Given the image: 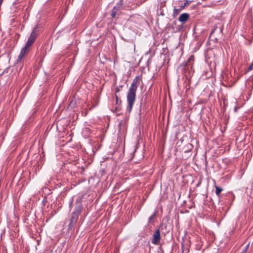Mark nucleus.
I'll return each instance as SVG.
<instances>
[{
    "instance_id": "nucleus-1",
    "label": "nucleus",
    "mask_w": 253,
    "mask_h": 253,
    "mask_svg": "<svg viewBox=\"0 0 253 253\" xmlns=\"http://www.w3.org/2000/svg\"><path fill=\"white\" fill-rule=\"evenodd\" d=\"M140 78L139 76L136 77L132 81L130 87L127 94V101L128 105L127 110L130 112L136 98V91L140 84Z\"/></svg>"
},
{
    "instance_id": "nucleus-2",
    "label": "nucleus",
    "mask_w": 253,
    "mask_h": 253,
    "mask_svg": "<svg viewBox=\"0 0 253 253\" xmlns=\"http://www.w3.org/2000/svg\"><path fill=\"white\" fill-rule=\"evenodd\" d=\"M82 211V205L81 203H80L75 206L74 211L72 214L70 220V222L68 225V230H72L74 228V227L78 221L79 216L81 214Z\"/></svg>"
},
{
    "instance_id": "nucleus-3",
    "label": "nucleus",
    "mask_w": 253,
    "mask_h": 253,
    "mask_svg": "<svg viewBox=\"0 0 253 253\" xmlns=\"http://www.w3.org/2000/svg\"><path fill=\"white\" fill-rule=\"evenodd\" d=\"M38 35V31L36 28H34L32 32L31 33L30 37L28 38V39L25 44V45L28 47H30V46L35 42L36 41Z\"/></svg>"
},
{
    "instance_id": "nucleus-4",
    "label": "nucleus",
    "mask_w": 253,
    "mask_h": 253,
    "mask_svg": "<svg viewBox=\"0 0 253 253\" xmlns=\"http://www.w3.org/2000/svg\"><path fill=\"white\" fill-rule=\"evenodd\" d=\"M124 5V0H120L116 5H115L111 11V16L112 18L116 17L118 14L119 11L121 9H123Z\"/></svg>"
},
{
    "instance_id": "nucleus-5",
    "label": "nucleus",
    "mask_w": 253,
    "mask_h": 253,
    "mask_svg": "<svg viewBox=\"0 0 253 253\" xmlns=\"http://www.w3.org/2000/svg\"><path fill=\"white\" fill-rule=\"evenodd\" d=\"M161 240L160 231L159 229H157L153 235L152 240V243L154 245H158Z\"/></svg>"
},
{
    "instance_id": "nucleus-6",
    "label": "nucleus",
    "mask_w": 253,
    "mask_h": 253,
    "mask_svg": "<svg viewBox=\"0 0 253 253\" xmlns=\"http://www.w3.org/2000/svg\"><path fill=\"white\" fill-rule=\"evenodd\" d=\"M194 60V55H191L189 58H188V61L184 63V64L183 65V72H184V73H186V71H187V70H188L189 68L190 67L191 68V70L192 69V64H191V62H193Z\"/></svg>"
},
{
    "instance_id": "nucleus-7",
    "label": "nucleus",
    "mask_w": 253,
    "mask_h": 253,
    "mask_svg": "<svg viewBox=\"0 0 253 253\" xmlns=\"http://www.w3.org/2000/svg\"><path fill=\"white\" fill-rule=\"evenodd\" d=\"M29 50V47L26 45L23 47L20 51L19 55L16 60L17 63L21 61V60L24 58V57L28 53Z\"/></svg>"
},
{
    "instance_id": "nucleus-8",
    "label": "nucleus",
    "mask_w": 253,
    "mask_h": 253,
    "mask_svg": "<svg viewBox=\"0 0 253 253\" xmlns=\"http://www.w3.org/2000/svg\"><path fill=\"white\" fill-rule=\"evenodd\" d=\"M189 16L190 15L188 13H182L180 15L179 17L178 18V20L182 23H185L189 19Z\"/></svg>"
},
{
    "instance_id": "nucleus-9",
    "label": "nucleus",
    "mask_w": 253,
    "mask_h": 253,
    "mask_svg": "<svg viewBox=\"0 0 253 253\" xmlns=\"http://www.w3.org/2000/svg\"><path fill=\"white\" fill-rule=\"evenodd\" d=\"M158 213V211L156 210L154 213L148 218V223H152L154 222L156 218V215Z\"/></svg>"
},
{
    "instance_id": "nucleus-10",
    "label": "nucleus",
    "mask_w": 253,
    "mask_h": 253,
    "mask_svg": "<svg viewBox=\"0 0 253 253\" xmlns=\"http://www.w3.org/2000/svg\"><path fill=\"white\" fill-rule=\"evenodd\" d=\"M181 250L182 253H189V249L188 245L181 243Z\"/></svg>"
},
{
    "instance_id": "nucleus-11",
    "label": "nucleus",
    "mask_w": 253,
    "mask_h": 253,
    "mask_svg": "<svg viewBox=\"0 0 253 253\" xmlns=\"http://www.w3.org/2000/svg\"><path fill=\"white\" fill-rule=\"evenodd\" d=\"M215 194L216 195L219 197L220 198V193L223 190V189L215 185Z\"/></svg>"
},
{
    "instance_id": "nucleus-12",
    "label": "nucleus",
    "mask_w": 253,
    "mask_h": 253,
    "mask_svg": "<svg viewBox=\"0 0 253 253\" xmlns=\"http://www.w3.org/2000/svg\"><path fill=\"white\" fill-rule=\"evenodd\" d=\"M181 10V8H178V9L174 8L173 10V16H175L177 15L179 13V12H180Z\"/></svg>"
},
{
    "instance_id": "nucleus-13",
    "label": "nucleus",
    "mask_w": 253,
    "mask_h": 253,
    "mask_svg": "<svg viewBox=\"0 0 253 253\" xmlns=\"http://www.w3.org/2000/svg\"><path fill=\"white\" fill-rule=\"evenodd\" d=\"M249 244L247 245L245 248L242 251L241 253H246L248 250V248H249Z\"/></svg>"
},
{
    "instance_id": "nucleus-14",
    "label": "nucleus",
    "mask_w": 253,
    "mask_h": 253,
    "mask_svg": "<svg viewBox=\"0 0 253 253\" xmlns=\"http://www.w3.org/2000/svg\"><path fill=\"white\" fill-rule=\"evenodd\" d=\"M120 109H121V107L120 106V105H118V106L116 107L114 112H115L116 113H117L118 112H119L120 110Z\"/></svg>"
},
{
    "instance_id": "nucleus-15",
    "label": "nucleus",
    "mask_w": 253,
    "mask_h": 253,
    "mask_svg": "<svg viewBox=\"0 0 253 253\" xmlns=\"http://www.w3.org/2000/svg\"><path fill=\"white\" fill-rule=\"evenodd\" d=\"M253 69V62H252V63L251 64V65L249 67L248 69V72L251 71H252Z\"/></svg>"
},
{
    "instance_id": "nucleus-16",
    "label": "nucleus",
    "mask_w": 253,
    "mask_h": 253,
    "mask_svg": "<svg viewBox=\"0 0 253 253\" xmlns=\"http://www.w3.org/2000/svg\"><path fill=\"white\" fill-rule=\"evenodd\" d=\"M116 104L118 105H120L119 103V97L116 94Z\"/></svg>"
},
{
    "instance_id": "nucleus-17",
    "label": "nucleus",
    "mask_w": 253,
    "mask_h": 253,
    "mask_svg": "<svg viewBox=\"0 0 253 253\" xmlns=\"http://www.w3.org/2000/svg\"><path fill=\"white\" fill-rule=\"evenodd\" d=\"M120 91V88L118 86H117L116 88H115V92L117 93V92H118Z\"/></svg>"
},
{
    "instance_id": "nucleus-18",
    "label": "nucleus",
    "mask_w": 253,
    "mask_h": 253,
    "mask_svg": "<svg viewBox=\"0 0 253 253\" xmlns=\"http://www.w3.org/2000/svg\"><path fill=\"white\" fill-rule=\"evenodd\" d=\"M196 249L197 250H200L201 249L200 245L199 244L198 245H197V247H196Z\"/></svg>"
},
{
    "instance_id": "nucleus-19",
    "label": "nucleus",
    "mask_w": 253,
    "mask_h": 253,
    "mask_svg": "<svg viewBox=\"0 0 253 253\" xmlns=\"http://www.w3.org/2000/svg\"><path fill=\"white\" fill-rule=\"evenodd\" d=\"M201 184V181H199V182L197 184L196 187H199Z\"/></svg>"
},
{
    "instance_id": "nucleus-20",
    "label": "nucleus",
    "mask_w": 253,
    "mask_h": 253,
    "mask_svg": "<svg viewBox=\"0 0 253 253\" xmlns=\"http://www.w3.org/2000/svg\"><path fill=\"white\" fill-rule=\"evenodd\" d=\"M186 3H184L183 5L180 6V8H181V10L185 6Z\"/></svg>"
},
{
    "instance_id": "nucleus-21",
    "label": "nucleus",
    "mask_w": 253,
    "mask_h": 253,
    "mask_svg": "<svg viewBox=\"0 0 253 253\" xmlns=\"http://www.w3.org/2000/svg\"><path fill=\"white\" fill-rule=\"evenodd\" d=\"M214 32V30H212V31H211V34H212Z\"/></svg>"
}]
</instances>
